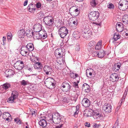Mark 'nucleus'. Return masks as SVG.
Wrapping results in <instances>:
<instances>
[{"label":"nucleus","instance_id":"obj_14","mask_svg":"<svg viewBox=\"0 0 128 128\" xmlns=\"http://www.w3.org/2000/svg\"><path fill=\"white\" fill-rule=\"evenodd\" d=\"M82 104L85 107H89L90 104V102L87 98H84L82 102Z\"/></svg>","mask_w":128,"mask_h":128},{"label":"nucleus","instance_id":"obj_8","mask_svg":"<svg viewBox=\"0 0 128 128\" xmlns=\"http://www.w3.org/2000/svg\"><path fill=\"white\" fill-rule=\"evenodd\" d=\"M24 66L23 62L20 60L18 61L14 64V68L18 70H22Z\"/></svg>","mask_w":128,"mask_h":128},{"label":"nucleus","instance_id":"obj_38","mask_svg":"<svg viewBox=\"0 0 128 128\" xmlns=\"http://www.w3.org/2000/svg\"><path fill=\"white\" fill-rule=\"evenodd\" d=\"M11 116L10 115L9 113L7 112H6L4 113L3 114V118L5 120L6 118L10 117Z\"/></svg>","mask_w":128,"mask_h":128},{"label":"nucleus","instance_id":"obj_51","mask_svg":"<svg viewBox=\"0 0 128 128\" xmlns=\"http://www.w3.org/2000/svg\"><path fill=\"white\" fill-rule=\"evenodd\" d=\"M39 15V16H40V18H42L45 17H44V14L42 12H40L38 14Z\"/></svg>","mask_w":128,"mask_h":128},{"label":"nucleus","instance_id":"obj_13","mask_svg":"<svg viewBox=\"0 0 128 128\" xmlns=\"http://www.w3.org/2000/svg\"><path fill=\"white\" fill-rule=\"evenodd\" d=\"M112 106L111 105L108 103H105L102 107L103 110L106 112H110L112 110Z\"/></svg>","mask_w":128,"mask_h":128},{"label":"nucleus","instance_id":"obj_21","mask_svg":"<svg viewBox=\"0 0 128 128\" xmlns=\"http://www.w3.org/2000/svg\"><path fill=\"white\" fill-rule=\"evenodd\" d=\"M71 22L69 23V24L71 26H76L78 24V20L74 18H72Z\"/></svg>","mask_w":128,"mask_h":128},{"label":"nucleus","instance_id":"obj_1","mask_svg":"<svg viewBox=\"0 0 128 128\" xmlns=\"http://www.w3.org/2000/svg\"><path fill=\"white\" fill-rule=\"evenodd\" d=\"M92 34L91 30L88 28V26H86L82 31L81 35L84 38H86L91 37Z\"/></svg>","mask_w":128,"mask_h":128},{"label":"nucleus","instance_id":"obj_35","mask_svg":"<svg viewBox=\"0 0 128 128\" xmlns=\"http://www.w3.org/2000/svg\"><path fill=\"white\" fill-rule=\"evenodd\" d=\"M79 107L78 106H77L75 108V111L74 112V117H76L78 116V114L79 112Z\"/></svg>","mask_w":128,"mask_h":128},{"label":"nucleus","instance_id":"obj_25","mask_svg":"<svg viewBox=\"0 0 128 128\" xmlns=\"http://www.w3.org/2000/svg\"><path fill=\"white\" fill-rule=\"evenodd\" d=\"M54 115H51L48 116V117H46V120L48 122V124H53V117Z\"/></svg>","mask_w":128,"mask_h":128},{"label":"nucleus","instance_id":"obj_29","mask_svg":"<svg viewBox=\"0 0 128 128\" xmlns=\"http://www.w3.org/2000/svg\"><path fill=\"white\" fill-rule=\"evenodd\" d=\"M120 38V36L118 33H115L113 36V38L114 40V41H113V42H114V41L117 40Z\"/></svg>","mask_w":128,"mask_h":128},{"label":"nucleus","instance_id":"obj_26","mask_svg":"<svg viewBox=\"0 0 128 128\" xmlns=\"http://www.w3.org/2000/svg\"><path fill=\"white\" fill-rule=\"evenodd\" d=\"M42 64L38 62H37L34 65V67L35 69H41L42 68Z\"/></svg>","mask_w":128,"mask_h":128},{"label":"nucleus","instance_id":"obj_37","mask_svg":"<svg viewBox=\"0 0 128 128\" xmlns=\"http://www.w3.org/2000/svg\"><path fill=\"white\" fill-rule=\"evenodd\" d=\"M10 86L11 85L10 84L6 83L2 85V88L6 90L10 87Z\"/></svg>","mask_w":128,"mask_h":128},{"label":"nucleus","instance_id":"obj_12","mask_svg":"<svg viewBox=\"0 0 128 128\" xmlns=\"http://www.w3.org/2000/svg\"><path fill=\"white\" fill-rule=\"evenodd\" d=\"M44 73L46 75L50 74L52 71V68L50 66L45 65L43 68Z\"/></svg>","mask_w":128,"mask_h":128},{"label":"nucleus","instance_id":"obj_28","mask_svg":"<svg viewBox=\"0 0 128 128\" xmlns=\"http://www.w3.org/2000/svg\"><path fill=\"white\" fill-rule=\"evenodd\" d=\"M91 6L93 8L96 7V6L98 4V2L96 0H92L90 2Z\"/></svg>","mask_w":128,"mask_h":128},{"label":"nucleus","instance_id":"obj_41","mask_svg":"<svg viewBox=\"0 0 128 128\" xmlns=\"http://www.w3.org/2000/svg\"><path fill=\"white\" fill-rule=\"evenodd\" d=\"M34 33L32 32H26V35L28 37H31L33 36Z\"/></svg>","mask_w":128,"mask_h":128},{"label":"nucleus","instance_id":"obj_60","mask_svg":"<svg viewBox=\"0 0 128 128\" xmlns=\"http://www.w3.org/2000/svg\"><path fill=\"white\" fill-rule=\"evenodd\" d=\"M37 111L36 110H34V111H32V115H33L34 114L35 116H36V112Z\"/></svg>","mask_w":128,"mask_h":128},{"label":"nucleus","instance_id":"obj_47","mask_svg":"<svg viewBox=\"0 0 128 128\" xmlns=\"http://www.w3.org/2000/svg\"><path fill=\"white\" fill-rule=\"evenodd\" d=\"M15 99L11 95V96L8 99V102L10 103H12L14 102V100Z\"/></svg>","mask_w":128,"mask_h":128},{"label":"nucleus","instance_id":"obj_10","mask_svg":"<svg viewBox=\"0 0 128 128\" xmlns=\"http://www.w3.org/2000/svg\"><path fill=\"white\" fill-rule=\"evenodd\" d=\"M61 86V89L64 92H67L69 91L71 87L70 85L66 82H63Z\"/></svg>","mask_w":128,"mask_h":128},{"label":"nucleus","instance_id":"obj_9","mask_svg":"<svg viewBox=\"0 0 128 128\" xmlns=\"http://www.w3.org/2000/svg\"><path fill=\"white\" fill-rule=\"evenodd\" d=\"M53 123L55 124H59L62 121V118L58 113H55L53 117Z\"/></svg>","mask_w":128,"mask_h":128},{"label":"nucleus","instance_id":"obj_46","mask_svg":"<svg viewBox=\"0 0 128 128\" xmlns=\"http://www.w3.org/2000/svg\"><path fill=\"white\" fill-rule=\"evenodd\" d=\"M27 52L25 50H24L22 49L20 51V54L24 56H26V54H27Z\"/></svg>","mask_w":128,"mask_h":128},{"label":"nucleus","instance_id":"obj_39","mask_svg":"<svg viewBox=\"0 0 128 128\" xmlns=\"http://www.w3.org/2000/svg\"><path fill=\"white\" fill-rule=\"evenodd\" d=\"M54 23V20L52 18H50L49 19L48 22L47 24V25L49 26H52L53 25Z\"/></svg>","mask_w":128,"mask_h":128},{"label":"nucleus","instance_id":"obj_7","mask_svg":"<svg viewBox=\"0 0 128 128\" xmlns=\"http://www.w3.org/2000/svg\"><path fill=\"white\" fill-rule=\"evenodd\" d=\"M54 55L57 58H61L65 55L64 50L61 48L56 49L54 51Z\"/></svg>","mask_w":128,"mask_h":128},{"label":"nucleus","instance_id":"obj_32","mask_svg":"<svg viewBox=\"0 0 128 128\" xmlns=\"http://www.w3.org/2000/svg\"><path fill=\"white\" fill-rule=\"evenodd\" d=\"M11 95L15 99H16L18 96V92L14 90L12 92Z\"/></svg>","mask_w":128,"mask_h":128},{"label":"nucleus","instance_id":"obj_31","mask_svg":"<svg viewBox=\"0 0 128 128\" xmlns=\"http://www.w3.org/2000/svg\"><path fill=\"white\" fill-rule=\"evenodd\" d=\"M50 18H52V17L51 16H47L44 17L43 20L46 24L47 25V24Z\"/></svg>","mask_w":128,"mask_h":128},{"label":"nucleus","instance_id":"obj_27","mask_svg":"<svg viewBox=\"0 0 128 128\" xmlns=\"http://www.w3.org/2000/svg\"><path fill=\"white\" fill-rule=\"evenodd\" d=\"M123 22L126 24H128V15L125 14L124 16L122 18Z\"/></svg>","mask_w":128,"mask_h":128},{"label":"nucleus","instance_id":"obj_49","mask_svg":"<svg viewBox=\"0 0 128 128\" xmlns=\"http://www.w3.org/2000/svg\"><path fill=\"white\" fill-rule=\"evenodd\" d=\"M118 120H116L115 123L114 124V126L112 128H118Z\"/></svg>","mask_w":128,"mask_h":128},{"label":"nucleus","instance_id":"obj_20","mask_svg":"<svg viewBox=\"0 0 128 128\" xmlns=\"http://www.w3.org/2000/svg\"><path fill=\"white\" fill-rule=\"evenodd\" d=\"M82 88L83 90H84L85 92L87 93L89 92L90 90V86L86 83H84L83 84Z\"/></svg>","mask_w":128,"mask_h":128},{"label":"nucleus","instance_id":"obj_40","mask_svg":"<svg viewBox=\"0 0 128 128\" xmlns=\"http://www.w3.org/2000/svg\"><path fill=\"white\" fill-rule=\"evenodd\" d=\"M95 42L94 41H91L88 44V48H92L93 47H94V43Z\"/></svg>","mask_w":128,"mask_h":128},{"label":"nucleus","instance_id":"obj_3","mask_svg":"<svg viewBox=\"0 0 128 128\" xmlns=\"http://www.w3.org/2000/svg\"><path fill=\"white\" fill-rule=\"evenodd\" d=\"M99 13L97 11H92L88 14V17L89 19L92 21L96 20L99 18Z\"/></svg>","mask_w":128,"mask_h":128},{"label":"nucleus","instance_id":"obj_30","mask_svg":"<svg viewBox=\"0 0 128 128\" xmlns=\"http://www.w3.org/2000/svg\"><path fill=\"white\" fill-rule=\"evenodd\" d=\"M93 110H88L86 112L85 114H86V116H93Z\"/></svg>","mask_w":128,"mask_h":128},{"label":"nucleus","instance_id":"obj_34","mask_svg":"<svg viewBox=\"0 0 128 128\" xmlns=\"http://www.w3.org/2000/svg\"><path fill=\"white\" fill-rule=\"evenodd\" d=\"M70 76L71 78L73 79H75L78 76L77 74H74L73 72H70Z\"/></svg>","mask_w":128,"mask_h":128},{"label":"nucleus","instance_id":"obj_18","mask_svg":"<svg viewBox=\"0 0 128 128\" xmlns=\"http://www.w3.org/2000/svg\"><path fill=\"white\" fill-rule=\"evenodd\" d=\"M43 118H40L41 119L38 122V124L43 127H44L47 125V124L46 120L44 119V118H45L44 116Z\"/></svg>","mask_w":128,"mask_h":128},{"label":"nucleus","instance_id":"obj_4","mask_svg":"<svg viewBox=\"0 0 128 128\" xmlns=\"http://www.w3.org/2000/svg\"><path fill=\"white\" fill-rule=\"evenodd\" d=\"M118 4V8L122 10H125L128 8V2L126 0L120 1Z\"/></svg>","mask_w":128,"mask_h":128},{"label":"nucleus","instance_id":"obj_44","mask_svg":"<svg viewBox=\"0 0 128 128\" xmlns=\"http://www.w3.org/2000/svg\"><path fill=\"white\" fill-rule=\"evenodd\" d=\"M107 7L110 10L113 9L114 8V5L112 3H110L107 5Z\"/></svg>","mask_w":128,"mask_h":128},{"label":"nucleus","instance_id":"obj_50","mask_svg":"<svg viewBox=\"0 0 128 128\" xmlns=\"http://www.w3.org/2000/svg\"><path fill=\"white\" fill-rule=\"evenodd\" d=\"M21 84L23 86H25L27 84V82L25 81L24 80H22L20 82Z\"/></svg>","mask_w":128,"mask_h":128},{"label":"nucleus","instance_id":"obj_17","mask_svg":"<svg viewBox=\"0 0 128 128\" xmlns=\"http://www.w3.org/2000/svg\"><path fill=\"white\" fill-rule=\"evenodd\" d=\"M34 29L35 32H38L41 31L42 26L38 23L36 24L34 26Z\"/></svg>","mask_w":128,"mask_h":128},{"label":"nucleus","instance_id":"obj_58","mask_svg":"<svg viewBox=\"0 0 128 128\" xmlns=\"http://www.w3.org/2000/svg\"><path fill=\"white\" fill-rule=\"evenodd\" d=\"M102 44V41H99L97 44L96 46H98L101 47Z\"/></svg>","mask_w":128,"mask_h":128},{"label":"nucleus","instance_id":"obj_52","mask_svg":"<svg viewBox=\"0 0 128 128\" xmlns=\"http://www.w3.org/2000/svg\"><path fill=\"white\" fill-rule=\"evenodd\" d=\"M79 82V81H77V83L76 82H74L73 83V86L75 88H78V83Z\"/></svg>","mask_w":128,"mask_h":128},{"label":"nucleus","instance_id":"obj_19","mask_svg":"<svg viewBox=\"0 0 128 128\" xmlns=\"http://www.w3.org/2000/svg\"><path fill=\"white\" fill-rule=\"evenodd\" d=\"M39 34L41 40L45 39L47 37V33L45 31L42 30L40 31L39 32Z\"/></svg>","mask_w":128,"mask_h":128},{"label":"nucleus","instance_id":"obj_54","mask_svg":"<svg viewBox=\"0 0 128 128\" xmlns=\"http://www.w3.org/2000/svg\"><path fill=\"white\" fill-rule=\"evenodd\" d=\"M80 49L79 44H76V46L75 50L76 51H78Z\"/></svg>","mask_w":128,"mask_h":128},{"label":"nucleus","instance_id":"obj_16","mask_svg":"<svg viewBox=\"0 0 128 128\" xmlns=\"http://www.w3.org/2000/svg\"><path fill=\"white\" fill-rule=\"evenodd\" d=\"M118 74L116 73L112 74L110 76V80L112 82H115L118 81Z\"/></svg>","mask_w":128,"mask_h":128},{"label":"nucleus","instance_id":"obj_45","mask_svg":"<svg viewBox=\"0 0 128 128\" xmlns=\"http://www.w3.org/2000/svg\"><path fill=\"white\" fill-rule=\"evenodd\" d=\"M7 38L8 40L10 41L12 39V35L11 33H8L7 34Z\"/></svg>","mask_w":128,"mask_h":128},{"label":"nucleus","instance_id":"obj_43","mask_svg":"<svg viewBox=\"0 0 128 128\" xmlns=\"http://www.w3.org/2000/svg\"><path fill=\"white\" fill-rule=\"evenodd\" d=\"M76 9L74 6L71 7L70 8L69 10L70 12L71 15L74 12L75 10H76Z\"/></svg>","mask_w":128,"mask_h":128},{"label":"nucleus","instance_id":"obj_63","mask_svg":"<svg viewBox=\"0 0 128 128\" xmlns=\"http://www.w3.org/2000/svg\"><path fill=\"white\" fill-rule=\"evenodd\" d=\"M85 126L87 127H89L90 126V124L88 122H86L85 123Z\"/></svg>","mask_w":128,"mask_h":128},{"label":"nucleus","instance_id":"obj_23","mask_svg":"<svg viewBox=\"0 0 128 128\" xmlns=\"http://www.w3.org/2000/svg\"><path fill=\"white\" fill-rule=\"evenodd\" d=\"M29 12L32 13L36 10L35 5L33 4H29L28 7Z\"/></svg>","mask_w":128,"mask_h":128},{"label":"nucleus","instance_id":"obj_2","mask_svg":"<svg viewBox=\"0 0 128 128\" xmlns=\"http://www.w3.org/2000/svg\"><path fill=\"white\" fill-rule=\"evenodd\" d=\"M54 80L51 78H48L46 79L44 83L46 86L48 88L52 89L55 86Z\"/></svg>","mask_w":128,"mask_h":128},{"label":"nucleus","instance_id":"obj_42","mask_svg":"<svg viewBox=\"0 0 128 128\" xmlns=\"http://www.w3.org/2000/svg\"><path fill=\"white\" fill-rule=\"evenodd\" d=\"M80 11L78 8H76V10L74 11L71 15L74 16H76L78 15Z\"/></svg>","mask_w":128,"mask_h":128},{"label":"nucleus","instance_id":"obj_53","mask_svg":"<svg viewBox=\"0 0 128 128\" xmlns=\"http://www.w3.org/2000/svg\"><path fill=\"white\" fill-rule=\"evenodd\" d=\"M14 121L16 122V123H19L20 124H21V121L18 118H17L14 119Z\"/></svg>","mask_w":128,"mask_h":128},{"label":"nucleus","instance_id":"obj_6","mask_svg":"<svg viewBox=\"0 0 128 128\" xmlns=\"http://www.w3.org/2000/svg\"><path fill=\"white\" fill-rule=\"evenodd\" d=\"M68 30L65 27H61L58 30V34L62 38H64L68 33Z\"/></svg>","mask_w":128,"mask_h":128},{"label":"nucleus","instance_id":"obj_33","mask_svg":"<svg viewBox=\"0 0 128 128\" xmlns=\"http://www.w3.org/2000/svg\"><path fill=\"white\" fill-rule=\"evenodd\" d=\"M38 32H35L34 33L33 36L36 39H40V35L39 34V32L38 33Z\"/></svg>","mask_w":128,"mask_h":128},{"label":"nucleus","instance_id":"obj_22","mask_svg":"<svg viewBox=\"0 0 128 128\" xmlns=\"http://www.w3.org/2000/svg\"><path fill=\"white\" fill-rule=\"evenodd\" d=\"M18 35L20 38H23L26 35V33L24 29H22L19 31L18 32Z\"/></svg>","mask_w":128,"mask_h":128},{"label":"nucleus","instance_id":"obj_57","mask_svg":"<svg viewBox=\"0 0 128 128\" xmlns=\"http://www.w3.org/2000/svg\"><path fill=\"white\" fill-rule=\"evenodd\" d=\"M36 6L38 8H40L41 6V4L40 2L37 3L36 4Z\"/></svg>","mask_w":128,"mask_h":128},{"label":"nucleus","instance_id":"obj_61","mask_svg":"<svg viewBox=\"0 0 128 128\" xmlns=\"http://www.w3.org/2000/svg\"><path fill=\"white\" fill-rule=\"evenodd\" d=\"M26 69L30 72L32 71V68L28 66L27 67Z\"/></svg>","mask_w":128,"mask_h":128},{"label":"nucleus","instance_id":"obj_64","mask_svg":"<svg viewBox=\"0 0 128 128\" xmlns=\"http://www.w3.org/2000/svg\"><path fill=\"white\" fill-rule=\"evenodd\" d=\"M28 2V0H25V1H24V6H25L26 5H27V3Z\"/></svg>","mask_w":128,"mask_h":128},{"label":"nucleus","instance_id":"obj_62","mask_svg":"<svg viewBox=\"0 0 128 128\" xmlns=\"http://www.w3.org/2000/svg\"><path fill=\"white\" fill-rule=\"evenodd\" d=\"M101 47L98 46H96L95 47V48L96 50H98L100 49Z\"/></svg>","mask_w":128,"mask_h":128},{"label":"nucleus","instance_id":"obj_59","mask_svg":"<svg viewBox=\"0 0 128 128\" xmlns=\"http://www.w3.org/2000/svg\"><path fill=\"white\" fill-rule=\"evenodd\" d=\"M100 125L96 124H95L93 126V127L95 128H98L99 127Z\"/></svg>","mask_w":128,"mask_h":128},{"label":"nucleus","instance_id":"obj_11","mask_svg":"<svg viewBox=\"0 0 128 128\" xmlns=\"http://www.w3.org/2000/svg\"><path fill=\"white\" fill-rule=\"evenodd\" d=\"M109 53H107L106 51L105 52L102 50H100L98 52L96 51L92 53V55H96L98 56L99 58H102L104 56V55L107 54V55H108Z\"/></svg>","mask_w":128,"mask_h":128},{"label":"nucleus","instance_id":"obj_55","mask_svg":"<svg viewBox=\"0 0 128 128\" xmlns=\"http://www.w3.org/2000/svg\"><path fill=\"white\" fill-rule=\"evenodd\" d=\"M117 68V67H115V66L114 65V66L112 67V69L115 72H116L119 70V69H118Z\"/></svg>","mask_w":128,"mask_h":128},{"label":"nucleus","instance_id":"obj_15","mask_svg":"<svg viewBox=\"0 0 128 128\" xmlns=\"http://www.w3.org/2000/svg\"><path fill=\"white\" fill-rule=\"evenodd\" d=\"M14 73V70L11 69L7 70L5 72V75L7 78H10L12 77Z\"/></svg>","mask_w":128,"mask_h":128},{"label":"nucleus","instance_id":"obj_56","mask_svg":"<svg viewBox=\"0 0 128 128\" xmlns=\"http://www.w3.org/2000/svg\"><path fill=\"white\" fill-rule=\"evenodd\" d=\"M52 124H50L48 123L47 124V125L46 126L47 128H54Z\"/></svg>","mask_w":128,"mask_h":128},{"label":"nucleus","instance_id":"obj_5","mask_svg":"<svg viewBox=\"0 0 128 128\" xmlns=\"http://www.w3.org/2000/svg\"><path fill=\"white\" fill-rule=\"evenodd\" d=\"M93 117L95 119L99 120L102 116L101 110L99 109H96L93 110Z\"/></svg>","mask_w":128,"mask_h":128},{"label":"nucleus","instance_id":"obj_36","mask_svg":"<svg viewBox=\"0 0 128 128\" xmlns=\"http://www.w3.org/2000/svg\"><path fill=\"white\" fill-rule=\"evenodd\" d=\"M72 36L74 38L76 39H78L80 37L78 32H74L72 34Z\"/></svg>","mask_w":128,"mask_h":128},{"label":"nucleus","instance_id":"obj_24","mask_svg":"<svg viewBox=\"0 0 128 128\" xmlns=\"http://www.w3.org/2000/svg\"><path fill=\"white\" fill-rule=\"evenodd\" d=\"M25 48H26L29 51H32L34 49V45L32 43L28 44Z\"/></svg>","mask_w":128,"mask_h":128},{"label":"nucleus","instance_id":"obj_48","mask_svg":"<svg viewBox=\"0 0 128 128\" xmlns=\"http://www.w3.org/2000/svg\"><path fill=\"white\" fill-rule=\"evenodd\" d=\"M121 65V63L120 62H118L116 64H115L114 65L115 66V67H117V68H118V69H120V67Z\"/></svg>","mask_w":128,"mask_h":128}]
</instances>
